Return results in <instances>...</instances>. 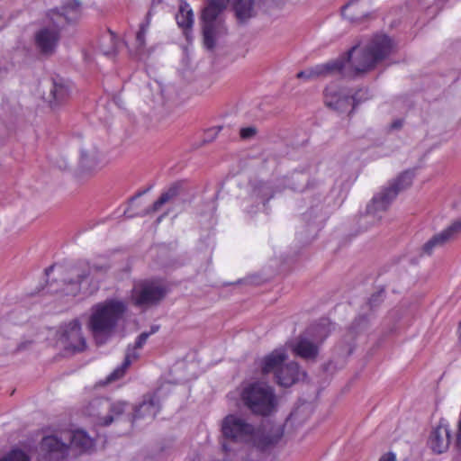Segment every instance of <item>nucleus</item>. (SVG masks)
<instances>
[{
	"mask_svg": "<svg viewBox=\"0 0 461 461\" xmlns=\"http://www.w3.org/2000/svg\"><path fill=\"white\" fill-rule=\"evenodd\" d=\"M393 50L392 39L385 34H377L364 48L360 49L356 44L338 59L300 71L296 77L310 80L339 75L343 78L353 79L373 70L378 63L390 56Z\"/></svg>",
	"mask_w": 461,
	"mask_h": 461,
	"instance_id": "1",
	"label": "nucleus"
},
{
	"mask_svg": "<svg viewBox=\"0 0 461 461\" xmlns=\"http://www.w3.org/2000/svg\"><path fill=\"white\" fill-rule=\"evenodd\" d=\"M127 312L124 301L109 298L89 309L86 328L97 346H104L119 332Z\"/></svg>",
	"mask_w": 461,
	"mask_h": 461,
	"instance_id": "2",
	"label": "nucleus"
},
{
	"mask_svg": "<svg viewBox=\"0 0 461 461\" xmlns=\"http://www.w3.org/2000/svg\"><path fill=\"white\" fill-rule=\"evenodd\" d=\"M110 269L109 264L86 263L80 266L71 267L62 270L59 280H55L49 285L50 293H59L66 296H77L82 290L84 282L89 283L86 292L93 294L99 288L97 275H104Z\"/></svg>",
	"mask_w": 461,
	"mask_h": 461,
	"instance_id": "3",
	"label": "nucleus"
},
{
	"mask_svg": "<svg viewBox=\"0 0 461 461\" xmlns=\"http://www.w3.org/2000/svg\"><path fill=\"white\" fill-rule=\"evenodd\" d=\"M79 12L80 4L77 0L48 12L47 16L52 27H43L34 35L35 47L41 55L50 57L55 53L60 39L59 30L66 24L76 22Z\"/></svg>",
	"mask_w": 461,
	"mask_h": 461,
	"instance_id": "4",
	"label": "nucleus"
},
{
	"mask_svg": "<svg viewBox=\"0 0 461 461\" xmlns=\"http://www.w3.org/2000/svg\"><path fill=\"white\" fill-rule=\"evenodd\" d=\"M256 426L239 414H228L221 422V449L225 454H235L237 446L249 445L253 440Z\"/></svg>",
	"mask_w": 461,
	"mask_h": 461,
	"instance_id": "5",
	"label": "nucleus"
},
{
	"mask_svg": "<svg viewBox=\"0 0 461 461\" xmlns=\"http://www.w3.org/2000/svg\"><path fill=\"white\" fill-rule=\"evenodd\" d=\"M413 178L414 171L406 170L393 182L390 183L387 187H384L373 197L371 203L366 206V213L359 218L361 225H364L363 230L367 229V223H375L381 219V216L378 214L388 209L390 203L397 196L399 192L408 188L411 185Z\"/></svg>",
	"mask_w": 461,
	"mask_h": 461,
	"instance_id": "6",
	"label": "nucleus"
},
{
	"mask_svg": "<svg viewBox=\"0 0 461 461\" xmlns=\"http://www.w3.org/2000/svg\"><path fill=\"white\" fill-rule=\"evenodd\" d=\"M228 3L229 0H205L200 16V23L203 45L208 50L212 51L216 47L217 40L227 34L222 14L227 8Z\"/></svg>",
	"mask_w": 461,
	"mask_h": 461,
	"instance_id": "7",
	"label": "nucleus"
},
{
	"mask_svg": "<svg viewBox=\"0 0 461 461\" xmlns=\"http://www.w3.org/2000/svg\"><path fill=\"white\" fill-rule=\"evenodd\" d=\"M240 397L243 404L256 415L267 416L276 407L273 389L261 383H252L244 387Z\"/></svg>",
	"mask_w": 461,
	"mask_h": 461,
	"instance_id": "8",
	"label": "nucleus"
},
{
	"mask_svg": "<svg viewBox=\"0 0 461 461\" xmlns=\"http://www.w3.org/2000/svg\"><path fill=\"white\" fill-rule=\"evenodd\" d=\"M127 405L126 402H110L108 399L98 397L88 402L84 413L95 418L99 424L109 426L124 412Z\"/></svg>",
	"mask_w": 461,
	"mask_h": 461,
	"instance_id": "9",
	"label": "nucleus"
},
{
	"mask_svg": "<svg viewBox=\"0 0 461 461\" xmlns=\"http://www.w3.org/2000/svg\"><path fill=\"white\" fill-rule=\"evenodd\" d=\"M65 432L42 438L38 452V461H63L69 456Z\"/></svg>",
	"mask_w": 461,
	"mask_h": 461,
	"instance_id": "10",
	"label": "nucleus"
},
{
	"mask_svg": "<svg viewBox=\"0 0 461 461\" xmlns=\"http://www.w3.org/2000/svg\"><path fill=\"white\" fill-rule=\"evenodd\" d=\"M59 341L65 350L72 353L85 350L86 341L82 334L81 323L77 319H74L68 323L60 326Z\"/></svg>",
	"mask_w": 461,
	"mask_h": 461,
	"instance_id": "11",
	"label": "nucleus"
},
{
	"mask_svg": "<svg viewBox=\"0 0 461 461\" xmlns=\"http://www.w3.org/2000/svg\"><path fill=\"white\" fill-rule=\"evenodd\" d=\"M284 433V425L270 421L262 423L260 426L256 427L251 446L265 451L276 446L283 438Z\"/></svg>",
	"mask_w": 461,
	"mask_h": 461,
	"instance_id": "12",
	"label": "nucleus"
},
{
	"mask_svg": "<svg viewBox=\"0 0 461 461\" xmlns=\"http://www.w3.org/2000/svg\"><path fill=\"white\" fill-rule=\"evenodd\" d=\"M166 295V289L154 283H145L135 290L133 299L137 306L149 307L158 303Z\"/></svg>",
	"mask_w": 461,
	"mask_h": 461,
	"instance_id": "13",
	"label": "nucleus"
},
{
	"mask_svg": "<svg viewBox=\"0 0 461 461\" xmlns=\"http://www.w3.org/2000/svg\"><path fill=\"white\" fill-rule=\"evenodd\" d=\"M149 337V334L144 331L138 336L133 346H128L123 362L106 377L104 384H111L124 375L126 369L131 363V360L139 357V354L136 350L141 348L145 345Z\"/></svg>",
	"mask_w": 461,
	"mask_h": 461,
	"instance_id": "14",
	"label": "nucleus"
},
{
	"mask_svg": "<svg viewBox=\"0 0 461 461\" xmlns=\"http://www.w3.org/2000/svg\"><path fill=\"white\" fill-rule=\"evenodd\" d=\"M461 232V220L455 221L451 225L441 232L434 235L421 248L422 255L430 256L434 249L444 246L448 241L454 240Z\"/></svg>",
	"mask_w": 461,
	"mask_h": 461,
	"instance_id": "15",
	"label": "nucleus"
},
{
	"mask_svg": "<svg viewBox=\"0 0 461 461\" xmlns=\"http://www.w3.org/2000/svg\"><path fill=\"white\" fill-rule=\"evenodd\" d=\"M161 408L159 398L156 394H146L142 402L134 408V411L130 418L131 423L139 420L150 421L154 420Z\"/></svg>",
	"mask_w": 461,
	"mask_h": 461,
	"instance_id": "16",
	"label": "nucleus"
},
{
	"mask_svg": "<svg viewBox=\"0 0 461 461\" xmlns=\"http://www.w3.org/2000/svg\"><path fill=\"white\" fill-rule=\"evenodd\" d=\"M185 193V183L183 181H176L171 184L158 197L153 204L147 208L140 215L145 216L158 212L162 205L167 203L174 202L177 197Z\"/></svg>",
	"mask_w": 461,
	"mask_h": 461,
	"instance_id": "17",
	"label": "nucleus"
},
{
	"mask_svg": "<svg viewBox=\"0 0 461 461\" xmlns=\"http://www.w3.org/2000/svg\"><path fill=\"white\" fill-rule=\"evenodd\" d=\"M79 167L85 173H92L102 167V160L96 147L88 146L81 149Z\"/></svg>",
	"mask_w": 461,
	"mask_h": 461,
	"instance_id": "18",
	"label": "nucleus"
},
{
	"mask_svg": "<svg viewBox=\"0 0 461 461\" xmlns=\"http://www.w3.org/2000/svg\"><path fill=\"white\" fill-rule=\"evenodd\" d=\"M301 376H305V373L300 370L297 363L290 362L276 373V382L281 386L289 387L297 383Z\"/></svg>",
	"mask_w": 461,
	"mask_h": 461,
	"instance_id": "19",
	"label": "nucleus"
},
{
	"mask_svg": "<svg viewBox=\"0 0 461 461\" xmlns=\"http://www.w3.org/2000/svg\"><path fill=\"white\" fill-rule=\"evenodd\" d=\"M325 104L328 107L339 113H349L353 107L350 96L341 95L330 87L325 89Z\"/></svg>",
	"mask_w": 461,
	"mask_h": 461,
	"instance_id": "20",
	"label": "nucleus"
},
{
	"mask_svg": "<svg viewBox=\"0 0 461 461\" xmlns=\"http://www.w3.org/2000/svg\"><path fill=\"white\" fill-rule=\"evenodd\" d=\"M65 440L68 441V451L82 453L93 446L91 438L83 430L65 431Z\"/></svg>",
	"mask_w": 461,
	"mask_h": 461,
	"instance_id": "21",
	"label": "nucleus"
},
{
	"mask_svg": "<svg viewBox=\"0 0 461 461\" xmlns=\"http://www.w3.org/2000/svg\"><path fill=\"white\" fill-rule=\"evenodd\" d=\"M68 86L62 78H53L48 96V102L51 108H56L64 103L69 96Z\"/></svg>",
	"mask_w": 461,
	"mask_h": 461,
	"instance_id": "22",
	"label": "nucleus"
},
{
	"mask_svg": "<svg viewBox=\"0 0 461 461\" xmlns=\"http://www.w3.org/2000/svg\"><path fill=\"white\" fill-rule=\"evenodd\" d=\"M429 444L433 452L441 454L445 452L450 444V431L446 426H438L432 430Z\"/></svg>",
	"mask_w": 461,
	"mask_h": 461,
	"instance_id": "23",
	"label": "nucleus"
},
{
	"mask_svg": "<svg viewBox=\"0 0 461 461\" xmlns=\"http://www.w3.org/2000/svg\"><path fill=\"white\" fill-rule=\"evenodd\" d=\"M286 357L287 356L283 349L272 351L261 360L262 374L267 375L273 372L276 375L279 368L285 366L284 362Z\"/></svg>",
	"mask_w": 461,
	"mask_h": 461,
	"instance_id": "24",
	"label": "nucleus"
},
{
	"mask_svg": "<svg viewBox=\"0 0 461 461\" xmlns=\"http://www.w3.org/2000/svg\"><path fill=\"white\" fill-rule=\"evenodd\" d=\"M293 350L296 356L306 360H315L319 354L318 346L303 336L298 338L293 347Z\"/></svg>",
	"mask_w": 461,
	"mask_h": 461,
	"instance_id": "25",
	"label": "nucleus"
},
{
	"mask_svg": "<svg viewBox=\"0 0 461 461\" xmlns=\"http://www.w3.org/2000/svg\"><path fill=\"white\" fill-rule=\"evenodd\" d=\"M155 5V2L153 1L151 3V7L148 11L145 20L140 24L139 31L136 33L135 37V51L136 55H141L144 52L145 49V36L149 30V27L150 25L151 17L153 14L152 9Z\"/></svg>",
	"mask_w": 461,
	"mask_h": 461,
	"instance_id": "26",
	"label": "nucleus"
},
{
	"mask_svg": "<svg viewBox=\"0 0 461 461\" xmlns=\"http://www.w3.org/2000/svg\"><path fill=\"white\" fill-rule=\"evenodd\" d=\"M274 195L272 186L263 181H257L252 184L251 198L256 202L266 204Z\"/></svg>",
	"mask_w": 461,
	"mask_h": 461,
	"instance_id": "27",
	"label": "nucleus"
},
{
	"mask_svg": "<svg viewBox=\"0 0 461 461\" xmlns=\"http://www.w3.org/2000/svg\"><path fill=\"white\" fill-rule=\"evenodd\" d=\"M176 20L178 26L184 30L191 29L194 24V13L189 4L185 1H181L178 12L176 15Z\"/></svg>",
	"mask_w": 461,
	"mask_h": 461,
	"instance_id": "28",
	"label": "nucleus"
},
{
	"mask_svg": "<svg viewBox=\"0 0 461 461\" xmlns=\"http://www.w3.org/2000/svg\"><path fill=\"white\" fill-rule=\"evenodd\" d=\"M331 323L328 319H321L318 323L311 325L307 333L317 342H322L330 334Z\"/></svg>",
	"mask_w": 461,
	"mask_h": 461,
	"instance_id": "29",
	"label": "nucleus"
},
{
	"mask_svg": "<svg viewBox=\"0 0 461 461\" xmlns=\"http://www.w3.org/2000/svg\"><path fill=\"white\" fill-rule=\"evenodd\" d=\"M234 11L240 22H245L255 15L254 0H235Z\"/></svg>",
	"mask_w": 461,
	"mask_h": 461,
	"instance_id": "30",
	"label": "nucleus"
},
{
	"mask_svg": "<svg viewBox=\"0 0 461 461\" xmlns=\"http://www.w3.org/2000/svg\"><path fill=\"white\" fill-rule=\"evenodd\" d=\"M356 0L350 1L348 4L342 7V16L348 19L349 22L354 23H361L365 18L368 16L367 13L359 12L358 6H354Z\"/></svg>",
	"mask_w": 461,
	"mask_h": 461,
	"instance_id": "31",
	"label": "nucleus"
},
{
	"mask_svg": "<svg viewBox=\"0 0 461 461\" xmlns=\"http://www.w3.org/2000/svg\"><path fill=\"white\" fill-rule=\"evenodd\" d=\"M30 456L22 449L14 448L0 458V461H30Z\"/></svg>",
	"mask_w": 461,
	"mask_h": 461,
	"instance_id": "32",
	"label": "nucleus"
},
{
	"mask_svg": "<svg viewBox=\"0 0 461 461\" xmlns=\"http://www.w3.org/2000/svg\"><path fill=\"white\" fill-rule=\"evenodd\" d=\"M351 97L353 107L349 111V114H352L357 105L360 103L369 99V94L367 89H360L357 91Z\"/></svg>",
	"mask_w": 461,
	"mask_h": 461,
	"instance_id": "33",
	"label": "nucleus"
},
{
	"mask_svg": "<svg viewBox=\"0 0 461 461\" xmlns=\"http://www.w3.org/2000/svg\"><path fill=\"white\" fill-rule=\"evenodd\" d=\"M368 325V319L365 314L359 315L354 320L350 326V330L354 333L364 330Z\"/></svg>",
	"mask_w": 461,
	"mask_h": 461,
	"instance_id": "34",
	"label": "nucleus"
},
{
	"mask_svg": "<svg viewBox=\"0 0 461 461\" xmlns=\"http://www.w3.org/2000/svg\"><path fill=\"white\" fill-rule=\"evenodd\" d=\"M384 299V290L380 289L379 291L375 292L371 295V297L368 299V302L366 305L370 308L371 311L378 307Z\"/></svg>",
	"mask_w": 461,
	"mask_h": 461,
	"instance_id": "35",
	"label": "nucleus"
},
{
	"mask_svg": "<svg viewBox=\"0 0 461 461\" xmlns=\"http://www.w3.org/2000/svg\"><path fill=\"white\" fill-rule=\"evenodd\" d=\"M221 130V126L208 129L204 132V137H203V143L212 142L217 137V135H218V133L220 132Z\"/></svg>",
	"mask_w": 461,
	"mask_h": 461,
	"instance_id": "36",
	"label": "nucleus"
},
{
	"mask_svg": "<svg viewBox=\"0 0 461 461\" xmlns=\"http://www.w3.org/2000/svg\"><path fill=\"white\" fill-rule=\"evenodd\" d=\"M257 128L254 126L241 128L240 135L241 139L248 140L253 138L257 134Z\"/></svg>",
	"mask_w": 461,
	"mask_h": 461,
	"instance_id": "37",
	"label": "nucleus"
},
{
	"mask_svg": "<svg viewBox=\"0 0 461 461\" xmlns=\"http://www.w3.org/2000/svg\"><path fill=\"white\" fill-rule=\"evenodd\" d=\"M11 65L6 60H0V79L8 74Z\"/></svg>",
	"mask_w": 461,
	"mask_h": 461,
	"instance_id": "38",
	"label": "nucleus"
},
{
	"mask_svg": "<svg viewBox=\"0 0 461 461\" xmlns=\"http://www.w3.org/2000/svg\"><path fill=\"white\" fill-rule=\"evenodd\" d=\"M55 164L61 170H66L68 167V162L62 158L60 159H57Z\"/></svg>",
	"mask_w": 461,
	"mask_h": 461,
	"instance_id": "39",
	"label": "nucleus"
},
{
	"mask_svg": "<svg viewBox=\"0 0 461 461\" xmlns=\"http://www.w3.org/2000/svg\"><path fill=\"white\" fill-rule=\"evenodd\" d=\"M395 460H396L395 455L392 452L383 455L379 459V461H395Z\"/></svg>",
	"mask_w": 461,
	"mask_h": 461,
	"instance_id": "40",
	"label": "nucleus"
},
{
	"mask_svg": "<svg viewBox=\"0 0 461 461\" xmlns=\"http://www.w3.org/2000/svg\"><path fill=\"white\" fill-rule=\"evenodd\" d=\"M109 40L111 41L112 45L108 49L103 50V51L105 55H111L115 52V46H114V43L113 42V37L110 36Z\"/></svg>",
	"mask_w": 461,
	"mask_h": 461,
	"instance_id": "41",
	"label": "nucleus"
},
{
	"mask_svg": "<svg viewBox=\"0 0 461 461\" xmlns=\"http://www.w3.org/2000/svg\"><path fill=\"white\" fill-rule=\"evenodd\" d=\"M151 187H148L147 189H144V190H141V191H139L134 196H132L131 198V201H133L140 196H142L143 194H145L146 193H148L149 190H150Z\"/></svg>",
	"mask_w": 461,
	"mask_h": 461,
	"instance_id": "42",
	"label": "nucleus"
},
{
	"mask_svg": "<svg viewBox=\"0 0 461 461\" xmlns=\"http://www.w3.org/2000/svg\"><path fill=\"white\" fill-rule=\"evenodd\" d=\"M159 328H160L159 325L155 324L150 327L149 331H145V332L148 333L149 336H151L152 334H155L156 332H158Z\"/></svg>",
	"mask_w": 461,
	"mask_h": 461,
	"instance_id": "43",
	"label": "nucleus"
},
{
	"mask_svg": "<svg viewBox=\"0 0 461 461\" xmlns=\"http://www.w3.org/2000/svg\"><path fill=\"white\" fill-rule=\"evenodd\" d=\"M402 126V122L401 120L394 121L391 127L393 129H400Z\"/></svg>",
	"mask_w": 461,
	"mask_h": 461,
	"instance_id": "44",
	"label": "nucleus"
},
{
	"mask_svg": "<svg viewBox=\"0 0 461 461\" xmlns=\"http://www.w3.org/2000/svg\"><path fill=\"white\" fill-rule=\"evenodd\" d=\"M53 268H54V266H50V267H47V268L45 269V274H46L47 276H49V275H50V273L53 270Z\"/></svg>",
	"mask_w": 461,
	"mask_h": 461,
	"instance_id": "45",
	"label": "nucleus"
},
{
	"mask_svg": "<svg viewBox=\"0 0 461 461\" xmlns=\"http://www.w3.org/2000/svg\"><path fill=\"white\" fill-rule=\"evenodd\" d=\"M272 2L275 4V5H280L283 3V0H272Z\"/></svg>",
	"mask_w": 461,
	"mask_h": 461,
	"instance_id": "46",
	"label": "nucleus"
},
{
	"mask_svg": "<svg viewBox=\"0 0 461 461\" xmlns=\"http://www.w3.org/2000/svg\"><path fill=\"white\" fill-rule=\"evenodd\" d=\"M312 213H313V208H311V210L305 213V216H307V215L311 216Z\"/></svg>",
	"mask_w": 461,
	"mask_h": 461,
	"instance_id": "47",
	"label": "nucleus"
},
{
	"mask_svg": "<svg viewBox=\"0 0 461 461\" xmlns=\"http://www.w3.org/2000/svg\"><path fill=\"white\" fill-rule=\"evenodd\" d=\"M166 214H162L160 215L158 219H157V222H160L162 221V219L165 217Z\"/></svg>",
	"mask_w": 461,
	"mask_h": 461,
	"instance_id": "48",
	"label": "nucleus"
},
{
	"mask_svg": "<svg viewBox=\"0 0 461 461\" xmlns=\"http://www.w3.org/2000/svg\"><path fill=\"white\" fill-rule=\"evenodd\" d=\"M23 345H20V346L18 347V349H23Z\"/></svg>",
	"mask_w": 461,
	"mask_h": 461,
	"instance_id": "49",
	"label": "nucleus"
}]
</instances>
